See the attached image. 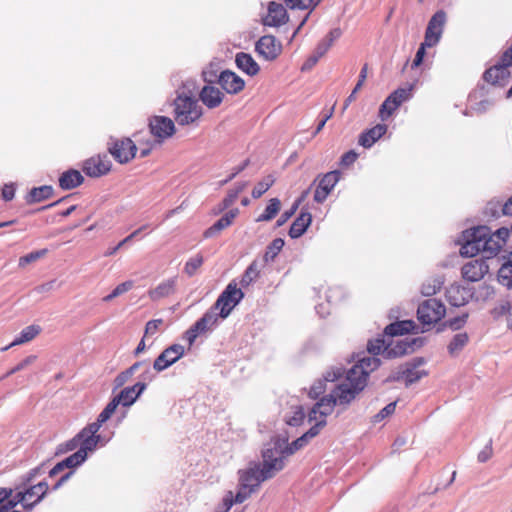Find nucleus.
I'll use <instances>...</instances> for the list:
<instances>
[{
  "label": "nucleus",
  "instance_id": "obj_1",
  "mask_svg": "<svg viewBox=\"0 0 512 512\" xmlns=\"http://www.w3.org/2000/svg\"><path fill=\"white\" fill-rule=\"evenodd\" d=\"M378 367L377 361L370 357L354 365L331 391L328 397L322 398L310 411L309 422L325 420L331 414L335 405L349 404L356 395L364 389L368 375Z\"/></svg>",
  "mask_w": 512,
  "mask_h": 512
},
{
  "label": "nucleus",
  "instance_id": "obj_2",
  "mask_svg": "<svg viewBox=\"0 0 512 512\" xmlns=\"http://www.w3.org/2000/svg\"><path fill=\"white\" fill-rule=\"evenodd\" d=\"M509 230L505 227L491 234L486 226H479L467 230L463 234L464 243L460 248L462 256L474 257L479 252L487 258L495 256L505 245L509 237Z\"/></svg>",
  "mask_w": 512,
  "mask_h": 512
},
{
  "label": "nucleus",
  "instance_id": "obj_3",
  "mask_svg": "<svg viewBox=\"0 0 512 512\" xmlns=\"http://www.w3.org/2000/svg\"><path fill=\"white\" fill-rule=\"evenodd\" d=\"M285 448H287V440L284 438H276L269 442L263 452V465L264 477L272 478L277 472L283 469L286 455Z\"/></svg>",
  "mask_w": 512,
  "mask_h": 512
},
{
  "label": "nucleus",
  "instance_id": "obj_4",
  "mask_svg": "<svg viewBox=\"0 0 512 512\" xmlns=\"http://www.w3.org/2000/svg\"><path fill=\"white\" fill-rule=\"evenodd\" d=\"M202 114V107L191 94L177 91V97L174 100V118L179 125L193 124L201 118Z\"/></svg>",
  "mask_w": 512,
  "mask_h": 512
},
{
  "label": "nucleus",
  "instance_id": "obj_5",
  "mask_svg": "<svg viewBox=\"0 0 512 512\" xmlns=\"http://www.w3.org/2000/svg\"><path fill=\"white\" fill-rule=\"evenodd\" d=\"M413 351L412 344L407 342L406 340H391L388 343H385L382 339H377L375 341H371L368 344V356H364L359 359L355 365L360 364V362L365 358H374L378 365L380 364L379 359L376 357L378 354H383L386 358L398 357Z\"/></svg>",
  "mask_w": 512,
  "mask_h": 512
},
{
  "label": "nucleus",
  "instance_id": "obj_6",
  "mask_svg": "<svg viewBox=\"0 0 512 512\" xmlns=\"http://www.w3.org/2000/svg\"><path fill=\"white\" fill-rule=\"evenodd\" d=\"M445 306L437 299L423 301L417 310L419 321L424 325H432L445 316Z\"/></svg>",
  "mask_w": 512,
  "mask_h": 512
},
{
  "label": "nucleus",
  "instance_id": "obj_7",
  "mask_svg": "<svg viewBox=\"0 0 512 512\" xmlns=\"http://www.w3.org/2000/svg\"><path fill=\"white\" fill-rule=\"evenodd\" d=\"M243 298V293L234 284H229L217 299L212 310H220V317L226 318L234 306Z\"/></svg>",
  "mask_w": 512,
  "mask_h": 512
},
{
  "label": "nucleus",
  "instance_id": "obj_8",
  "mask_svg": "<svg viewBox=\"0 0 512 512\" xmlns=\"http://www.w3.org/2000/svg\"><path fill=\"white\" fill-rule=\"evenodd\" d=\"M48 491V484L46 482H39L38 484L31 486L27 489L16 488V498L22 506L31 511L32 508L39 503Z\"/></svg>",
  "mask_w": 512,
  "mask_h": 512
},
{
  "label": "nucleus",
  "instance_id": "obj_9",
  "mask_svg": "<svg viewBox=\"0 0 512 512\" xmlns=\"http://www.w3.org/2000/svg\"><path fill=\"white\" fill-rule=\"evenodd\" d=\"M413 86L399 88L390 94L379 109V117L384 121L405 101L411 98Z\"/></svg>",
  "mask_w": 512,
  "mask_h": 512
},
{
  "label": "nucleus",
  "instance_id": "obj_10",
  "mask_svg": "<svg viewBox=\"0 0 512 512\" xmlns=\"http://www.w3.org/2000/svg\"><path fill=\"white\" fill-rule=\"evenodd\" d=\"M109 152L119 163L124 164L135 157L137 147L131 139L124 138L110 144Z\"/></svg>",
  "mask_w": 512,
  "mask_h": 512
},
{
  "label": "nucleus",
  "instance_id": "obj_11",
  "mask_svg": "<svg viewBox=\"0 0 512 512\" xmlns=\"http://www.w3.org/2000/svg\"><path fill=\"white\" fill-rule=\"evenodd\" d=\"M445 22L446 13L442 10L436 12L432 16L425 32V45L428 47H433L439 42L443 33Z\"/></svg>",
  "mask_w": 512,
  "mask_h": 512
},
{
  "label": "nucleus",
  "instance_id": "obj_12",
  "mask_svg": "<svg viewBox=\"0 0 512 512\" xmlns=\"http://www.w3.org/2000/svg\"><path fill=\"white\" fill-rule=\"evenodd\" d=\"M184 355V347L180 344H174L165 349L154 361L153 367L161 372L177 362Z\"/></svg>",
  "mask_w": 512,
  "mask_h": 512
},
{
  "label": "nucleus",
  "instance_id": "obj_13",
  "mask_svg": "<svg viewBox=\"0 0 512 512\" xmlns=\"http://www.w3.org/2000/svg\"><path fill=\"white\" fill-rule=\"evenodd\" d=\"M149 128L152 135L159 141H163L175 133L174 122L165 116H154L151 118Z\"/></svg>",
  "mask_w": 512,
  "mask_h": 512
},
{
  "label": "nucleus",
  "instance_id": "obj_14",
  "mask_svg": "<svg viewBox=\"0 0 512 512\" xmlns=\"http://www.w3.org/2000/svg\"><path fill=\"white\" fill-rule=\"evenodd\" d=\"M111 169V161L106 155L93 156L83 163V171L90 177H100Z\"/></svg>",
  "mask_w": 512,
  "mask_h": 512
},
{
  "label": "nucleus",
  "instance_id": "obj_15",
  "mask_svg": "<svg viewBox=\"0 0 512 512\" xmlns=\"http://www.w3.org/2000/svg\"><path fill=\"white\" fill-rule=\"evenodd\" d=\"M423 364L422 359H417L412 364H406L400 367L396 375L392 376L393 380H404L406 385L413 384L426 375L424 370H419L418 367Z\"/></svg>",
  "mask_w": 512,
  "mask_h": 512
},
{
  "label": "nucleus",
  "instance_id": "obj_16",
  "mask_svg": "<svg viewBox=\"0 0 512 512\" xmlns=\"http://www.w3.org/2000/svg\"><path fill=\"white\" fill-rule=\"evenodd\" d=\"M489 270V266L483 259H474L467 262L462 267V276L464 279L476 282L481 280Z\"/></svg>",
  "mask_w": 512,
  "mask_h": 512
},
{
  "label": "nucleus",
  "instance_id": "obj_17",
  "mask_svg": "<svg viewBox=\"0 0 512 512\" xmlns=\"http://www.w3.org/2000/svg\"><path fill=\"white\" fill-rule=\"evenodd\" d=\"M256 51L266 60H273L280 54L281 44L277 42L274 36L266 35L256 43Z\"/></svg>",
  "mask_w": 512,
  "mask_h": 512
},
{
  "label": "nucleus",
  "instance_id": "obj_18",
  "mask_svg": "<svg viewBox=\"0 0 512 512\" xmlns=\"http://www.w3.org/2000/svg\"><path fill=\"white\" fill-rule=\"evenodd\" d=\"M326 425L324 420L317 421L314 425L301 437L293 441L290 445L287 443V448H285L286 455H292L296 451L302 449L304 446L308 444V442L316 437L320 430Z\"/></svg>",
  "mask_w": 512,
  "mask_h": 512
},
{
  "label": "nucleus",
  "instance_id": "obj_19",
  "mask_svg": "<svg viewBox=\"0 0 512 512\" xmlns=\"http://www.w3.org/2000/svg\"><path fill=\"white\" fill-rule=\"evenodd\" d=\"M267 479L268 477H264L262 468L255 464L240 472L239 482L243 486L256 490L259 484Z\"/></svg>",
  "mask_w": 512,
  "mask_h": 512
},
{
  "label": "nucleus",
  "instance_id": "obj_20",
  "mask_svg": "<svg viewBox=\"0 0 512 512\" xmlns=\"http://www.w3.org/2000/svg\"><path fill=\"white\" fill-rule=\"evenodd\" d=\"M221 87L230 94H236L240 92L245 85L244 80L236 73L226 70L221 72L218 78Z\"/></svg>",
  "mask_w": 512,
  "mask_h": 512
},
{
  "label": "nucleus",
  "instance_id": "obj_21",
  "mask_svg": "<svg viewBox=\"0 0 512 512\" xmlns=\"http://www.w3.org/2000/svg\"><path fill=\"white\" fill-rule=\"evenodd\" d=\"M288 20L286 9L282 4L270 2L268 6V14L264 18V24L267 26H280Z\"/></svg>",
  "mask_w": 512,
  "mask_h": 512
},
{
  "label": "nucleus",
  "instance_id": "obj_22",
  "mask_svg": "<svg viewBox=\"0 0 512 512\" xmlns=\"http://www.w3.org/2000/svg\"><path fill=\"white\" fill-rule=\"evenodd\" d=\"M344 378H342V369L341 368H335L331 371H328L324 377V380L319 379L313 383L309 390V396L311 398H317L319 395H321L325 389H326V382H334V381H341Z\"/></svg>",
  "mask_w": 512,
  "mask_h": 512
},
{
  "label": "nucleus",
  "instance_id": "obj_23",
  "mask_svg": "<svg viewBox=\"0 0 512 512\" xmlns=\"http://www.w3.org/2000/svg\"><path fill=\"white\" fill-rule=\"evenodd\" d=\"M223 97L224 94L219 88L212 85H205L199 93L202 103L210 109L218 107L222 103Z\"/></svg>",
  "mask_w": 512,
  "mask_h": 512
},
{
  "label": "nucleus",
  "instance_id": "obj_24",
  "mask_svg": "<svg viewBox=\"0 0 512 512\" xmlns=\"http://www.w3.org/2000/svg\"><path fill=\"white\" fill-rule=\"evenodd\" d=\"M386 131L387 126L385 124H377L360 135L359 144L365 148H370Z\"/></svg>",
  "mask_w": 512,
  "mask_h": 512
},
{
  "label": "nucleus",
  "instance_id": "obj_25",
  "mask_svg": "<svg viewBox=\"0 0 512 512\" xmlns=\"http://www.w3.org/2000/svg\"><path fill=\"white\" fill-rule=\"evenodd\" d=\"M145 388L146 385L144 383H136L134 386L122 390L115 399L119 400V404L121 403L123 406H130L135 402Z\"/></svg>",
  "mask_w": 512,
  "mask_h": 512
},
{
  "label": "nucleus",
  "instance_id": "obj_26",
  "mask_svg": "<svg viewBox=\"0 0 512 512\" xmlns=\"http://www.w3.org/2000/svg\"><path fill=\"white\" fill-rule=\"evenodd\" d=\"M175 291V279H168L161 282L155 288L149 290L148 295L151 300L158 301L171 295Z\"/></svg>",
  "mask_w": 512,
  "mask_h": 512
},
{
  "label": "nucleus",
  "instance_id": "obj_27",
  "mask_svg": "<svg viewBox=\"0 0 512 512\" xmlns=\"http://www.w3.org/2000/svg\"><path fill=\"white\" fill-rule=\"evenodd\" d=\"M236 65L239 69L247 73L248 75H256L259 71V65L247 53H238L235 58Z\"/></svg>",
  "mask_w": 512,
  "mask_h": 512
},
{
  "label": "nucleus",
  "instance_id": "obj_28",
  "mask_svg": "<svg viewBox=\"0 0 512 512\" xmlns=\"http://www.w3.org/2000/svg\"><path fill=\"white\" fill-rule=\"evenodd\" d=\"M20 504L16 494L13 496V489L0 488V512H19L14 510L15 506Z\"/></svg>",
  "mask_w": 512,
  "mask_h": 512
},
{
  "label": "nucleus",
  "instance_id": "obj_29",
  "mask_svg": "<svg viewBox=\"0 0 512 512\" xmlns=\"http://www.w3.org/2000/svg\"><path fill=\"white\" fill-rule=\"evenodd\" d=\"M311 221V214L307 212H302L291 225V228L289 230L290 237L298 238L302 236L309 227V225L311 224Z\"/></svg>",
  "mask_w": 512,
  "mask_h": 512
},
{
  "label": "nucleus",
  "instance_id": "obj_30",
  "mask_svg": "<svg viewBox=\"0 0 512 512\" xmlns=\"http://www.w3.org/2000/svg\"><path fill=\"white\" fill-rule=\"evenodd\" d=\"M40 331H41V329L37 325L27 326L21 331L20 335L17 338H15V340L13 342H11L8 346L1 348L0 351L3 352V351L8 350L11 347L21 345V344L31 341L40 333Z\"/></svg>",
  "mask_w": 512,
  "mask_h": 512
},
{
  "label": "nucleus",
  "instance_id": "obj_31",
  "mask_svg": "<svg viewBox=\"0 0 512 512\" xmlns=\"http://www.w3.org/2000/svg\"><path fill=\"white\" fill-rule=\"evenodd\" d=\"M84 178L78 170L70 169L59 178L60 187L66 190L73 189L83 182Z\"/></svg>",
  "mask_w": 512,
  "mask_h": 512
},
{
  "label": "nucleus",
  "instance_id": "obj_32",
  "mask_svg": "<svg viewBox=\"0 0 512 512\" xmlns=\"http://www.w3.org/2000/svg\"><path fill=\"white\" fill-rule=\"evenodd\" d=\"M416 329V324L411 320L398 321L388 325L385 328V333L390 336L403 335L413 332Z\"/></svg>",
  "mask_w": 512,
  "mask_h": 512
},
{
  "label": "nucleus",
  "instance_id": "obj_33",
  "mask_svg": "<svg viewBox=\"0 0 512 512\" xmlns=\"http://www.w3.org/2000/svg\"><path fill=\"white\" fill-rule=\"evenodd\" d=\"M217 321L218 316L216 312L210 310L207 313H205L204 316L193 325V327L195 328V330H197L199 334H201L210 329L211 327H213L217 323Z\"/></svg>",
  "mask_w": 512,
  "mask_h": 512
},
{
  "label": "nucleus",
  "instance_id": "obj_34",
  "mask_svg": "<svg viewBox=\"0 0 512 512\" xmlns=\"http://www.w3.org/2000/svg\"><path fill=\"white\" fill-rule=\"evenodd\" d=\"M217 321L218 316L216 312L210 310L207 313H205L204 316L193 325V327L195 328V330H197L199 334H201L210 329L211 327H213L217 323Z\"/></svg>",
  "mask_w": 512,
  "mask_h": 512
},
{
  "label": "nucleus",
  "instance_id": "obj_35",
  "mask_svg": "<svg viewBox=\"0 0 512 512\" xmlns=\"http://www.w3.org/2000/svg\"><path fill=\"white\" fill-rule=\"evenodd\" d=\"M508 74L507 69L500 65H495L494 67L488 69L484 73V79L486 82L491 84H496L500 82L501 80L505 79Z\"/></svg>",
  "mask_w": 512,
  "mask_h": 512
},
{
  "label": "nucleus",
  "instance_id": "obj_36",
  "mask_svg": "<svg viewBox=\"0 0 512 512\" xmlns=\"http://www.w3.org/2000/svg\"><path fill=\"white\" fill-rule=\"evenodd\" d=\"M281 207V202L278 198H272L269 200V204L265 208V211L263 214H261L256 221H270L272 220L277 213L279 212Z\"/></svg>",
  "mask_w": 512,
  "mask_h": 512
},
{
  "label": "nucleus",
  "instance_id": "obj_37",
  "mask_svg": "<svg viewBox=\"0 0 512 512\" xmlns=\"http://www.w3.org/2000/svg\"><path fill=\"white\" fill-rule=\"evenodd\" d=\"M77 440L80 442L79 451H84V453L87 455V453L89 451H93L96 448V446L100 440V436L99 435L81 436V432H80L77 436Z\"/></svg>",
  "mask_w": 512,
  "mask_h": 512
},
{
  "label": "nucleus",
  "instance_id": "obj_38",
  "mask_svg": "<svg viewBox=\"0 0 512 512\" xmlns=\"http://www.w3.org/2000/svg\"><path fill=\"white\" fill-rule=\"evenodd\" d=\"M468 335L466 333H458L454 335L453 339L448 345V352L455 356L457 355L467 344Z\"/></svg>",
  "mask_w": 512,
  "mask_h": 512
},
{
  "label": "nucleus",
  "instance_id": "obj_39",
  "mask_svg": "<svg viewBox=\"0 0 512 512\" xmlns=\"http://www.w3.org/2000/svg\"><path fill=\"white\" fill-rule=\"evenodd\" d=\"M342 31L335 28L317 45L319 46V54H326L336 40L340 38Z\"/></svg>",
  "mask_w": 512,
  "mask_h": 512
},
{
  "label": "nucleus",
  "instance_id": "obj_40",
  "mask_svg": "<svg viewBox=\"0 0 512 512\" xmlns=\"http://www.w3.org/2000/svg\"><path fill=\"white\" fill-rule=\"evenodd\" d=\"M52 194L51 186H41L38 188H33L29 193V202H40L44 199H47Z\"/></svg>",
  "mask_w": 512,
  "mask_h": 512
},
{
  "label": "nucleus",
  "instance_id": "obj_41",
  "mask_svg": "<svg viewBox=\"0 0 512 512\" xmlns=\"http://www.w3.org/2000/svg\"><path fill=\"white\" fill-rule=\"evenodd\" d=\"M338 181L339 173L337 171H332L325 174L321 178L318 185L321 186V189L326 190L328 193H330L335 187V185L338 183Z\"/></svg>",
  "mask_w": 512,
  "mask_h": 512
},
{
  "label": "nucleus",
  "instance_id": "obj_42",
  "mask_svg": "<svg viewBox=\"0 0 512 512\" xmlns=\"http://www.w3.org/2000/svg\"><path fill=\"white\" fill-rule=\"evenodd\" d=\"M464 291L459 286H451L447 291L450 303L454 306H461L466 302V297L462 295Z\"/></svg>",
  "mask_w": 512,
  "mask_h": 512
},
{
  "label": "nucleus",
  "instance_id": "obj_43",
  "mask_svg": "<svg viewBox=\"0 0 512 512\" xmlns=\"http://www.w3.org/2000/svg\"><path fill=\"white\" fill-rule=\"evenodd\" d=\"M367 70H368L367 65H365L360 72L359 79H358L356 86H354L352 93L345 100L344 107H343L344 110L349 106V104L351 102H353L355 100L356 93L362 88V86L367 78Z\"/></svg>",
  "mask_w": 512,
  "mask_h": 512
},
{
  "label": "nucleus",
  "instance_id": "obj_44",
  "mask_svg": "<svg viewBox=\"0 0 512 512\" xmlns=\"http://www.w3.org/2000/svg\"><path fill=\"white\" fill-rule=\"evenodd\" d=\"M133 286H134V282L132 280L125 281V282L119 284L118 286H116V288L109 295H107L103 298V301L110 302L114 298L130 291L133 288Z\"/></svg>",
  "mask_w": 512,
  "mask_h": 512
},
{
  "label": "nucleus",
  "instance_id": "obj_45",
  "mask_svg": "<svg viewBox=\"0 0 512 512\" xmlns=\"http://www.w3.org/2000/svg\"><path fill=\"white\" fill-rule=\"evenodd\" d=\"M274 183V178L271 175L266 176L260 181L252 190L253 198H260Z\"/></svg>",
  "mask_w": 512,
  "mask_h": 512
},
{
  "label": "nucleus",
  "instance_id": "obj_46",
  "mask_svg": "<svg viewBox=\"0 0 512 512\" xmlns=\"http://www.w3.org/2000/svg\"><path fill=\"white\" fill-rule=\"evenodd\" d=\"M46 254H47V249H42L39 251L31 252L25 256L20 257L18 265H19V267L24 268L28 264L36 262L40 258L44 257Z\"/></svg>",
  "mask_w": 512,
  "mask_h": 512
},
{
  "label": "nucleus",
  "instance_id": "obj_47",
  "mask_svg": "<svg viewBox=\"0 0 512 512\" xmlns=\"http://www.w3.org/2000/svg\"><path fill=\"white\" fill-rule=\"evenodd\" d=\"M304 410L301 406H295L292 410V415L286 416V423L290 426H298L304 419Z\"/></svg>",
  "mask_w": 512,
  "mask_h": 512
},
{
  "label": "nucleus",
  "instance_id": "obj_48",
  "mask_svg": "<svg viewBox=\"0 0 512 512\" xmlns=\"http://www.w3.org/2000/svg\"><path fill=\"white\" fill-rule=\"evenodd\" d=\"M86 458L87 457H86V454L84 453V451L78 450L77 452H75L74 454L70 455L65 460H63V463L66 468H73V467L80 465L82 462H84Z\"/></svg>",
  "mask_w": 512,
  "mask_h": 512
},
{
  "label": "nucleus",
  "instance_id": "obj_49",
  "mask_svg": "<svg viewBox=\"0 0 512 512\" xmlns=\"http://www.w3.org/2000/svg\"><path fill=\"white\" fill-rule=\"evenodd\" d=\"M494 312L497 315L507 314V326L512 330V304L503 302L495 308Z\"/></svg>",
  "mask_w": 512,
  "mask_h": 512
},
{
  "label": "nucleus",
  "instance_id": "obj_50",
  "mask_svg": "<svg viewBox=\"0 0 512 512\" xmlns=\"http://www.w3.org/2000/svg\"><path fill=\"white\" fill-rule=\"evenodd\" d=\"M228 226H229V221L227 219H223V217H221L213 226H211L204 232V237L205 238L213 237L216 233L227 228Z\"/></svg>",
  "mask_w": 512,
  "mask_h": 512
},
{
  "label": "nucleus",
  "instance_id": "obj_51",
  "mask_svg": "<svg viewBox=\"0 0 512 512\" xmlns=\"http://www.w3.org/2000/svg\"><path fill=\"white\" fill-rule=\"evenodd\" d=\"M254 491L255 490H253L247 486H243L241 483H239V490L237 491L235 497L233 496L234 503L235 504L243 503L246 499H248L250 497V495Z\"/></svg>",
  "mask_w": 512,
  "mask_h": 512
},
{
  "label": "nucleus",
  "instance_id": "obj_52",
  "mask_svg": "<svg viewBox=\"0 0 512 512\" xmlns=\"http://www.w3.org/2000/svg\"><path fill=\"white\" fill-rule=\"evenodd\" d=\"M202 263L203 257L200 255H196L186 263L185 272L190 276L194 275L197 269L202 265Z\"/></svg>",
  "mask_w": 512,
  "mask_h": 512
},
{
  "label": "nucleus",
  "instance_id": "obj_53",
  "mask_svg": "<svg viewBox=\"0 0 512 512\" xmlns=\"http://www.w3.org/2000/svg\"><path fill=\"white\" fill-rule=\"evenodd\" d=\"M118 405L119 400H116L115 398L110 403H108L105 409L98 416L100 422H106L115 412Z\"/></svg>",
  "mask_w": 512,
  "mask_h": 512
},
{
  "label": "nucleus",
  "instance_id": "obj_54",
  "mask_svg": "<svg viewBox=\"0 0 512 512\" xmlns=\"http://www.w3.org/2000/svg\"><path fill=\"white\" fill-rule=\"evenodd\" d=\"M441 288V282L438 280H432L424 283L421 288V293L425 296H431Z\"/></svg>",
  "mask_w": 512,
  "mask_h": 512
},
{
  "label": "nucleus",
  "instance_id": "obj_55",
  "mask_svg": "<svg viewBox=\"0 0 512 512\" xmlns=\"http://www.w3.org/2000/svg\"><path fill=\"white\" fill-rule=\"evenodd\" d=\"M396 408V402H391L388 405H386L378 414H376L373 418V422L377 423L381 420L385 419L386 417L392 415Z\"/></svg>",
  "mask_w": 512,
  "mask_h": 512
},
{
  "label": "nucleus",
  "instance_id": "obj_56",
  "mask_svg": "<svg viewBox=\"0 0 512 512\" xmlns=\"http://www.w3.org/2000/svg\"><path fill=\"white\" fill-rule=\"evenodd\" d=\"M162 324H163L162 319H154V320L148 321L145 326L144 336L146 337V336L154 335L159 330V328Z\"/></svg>",
  "mask_w": 512,
  "mask_h": 512
},
{
  "label": "nucleus",
  "instance_id": "obj_57",
  "mask_svg": "<svg viewBox=\"0 0 512 512\" xmlns=\"http://www.w3.org/2000/svg\"><path fill=\"white\" fill-rule=\"evenodd\" d=\"M291 9H309L314 6L313 0H286Z\"/></svg>",
  "mask_w": 512,
  "mask_h": 512
},
{
  "label": "nucleus",
  "instance_id": "obj_58",
  "mask_svg": "<svg viewBox=\"0 0 512 512\" xmlns=\"http://www.w3.org/2000/svg\"><path fill=\"white\" fill-rule=\"evenodd\" d=\"M36 360V356L30 355L26 357L23 361H21L18 365H16L13 369H11L6 376L12 375L18 371H21L28 367L29 365L33 364Z\"/></svg>",
  "mask_w": 512,
  "mask_h": 512
},
{
  "label": "nucleus",
  "instance_id": "obj_59",
  "mask_svg": "<svg viewBox=\"0 0 512 512\" xmlns=\"http://www.w3.org/2000/svg\"><path fill=\"white\" fill-rule=\"evenodd\" d=\"M257 274H258V272H257L256 268L254 267V265L253 264L250 265L242 277L241 284L249 285L257 277Z\"/></svg>",
  "mask_w": 512,
  "mask_h": 512
},
{
  "label": "nucleus",
  "instance_id": "obj_60",
  "mask_svg": "<svg viewBox=\"0 0 512 512\" xmlns=\"http://www.w3.org/2000/svg\"><path fill=\"white\" fill-rule=\"evenodd\" d=\"M300 203L301 199H298L289 211L284 212L281 215V217L277 220V225L282 226L284 223H286V221L296 212Z\"/></svg>",
  "mask_w": 512,
  "mask_h": 512
},
{
  "label": "nucleus",
  "instance_id": "obj_61",
  "mask_svg": "<svg viewBox=\"0 0 512 512\" xmlns=\"http://www.w3.org/2000/svg\"><path fill=\"white\" fill-rule=\"evenodd\" d=\"M140 230H136L134 231L132 234H130L129 236H127L126 238H124L122 241H120L118 243L117 246L113 247V248H110L106 253H105V256H112L114 254H116V252L126 243H128L129 241H131L138 233H139Z\"/></svg>",
  "mask_w": 512,
  "mask_h": 512
},
{
  "label": "nucleus",
  "instance_id": "obj_62",
  "mask_svg": "<svg viewBox=\"0 0 512 512\" xmlns=\"http://www.w3.org/2000/svg\"><path fill=\"white\" fill-rule=\"evenodd\" d=\"M104 422H100V419L98 418L96 422L88 425L86 428H84L82 431H81V436H86V435H97V432L99 431L101 425L103 424Z\"/></svg>",
  "mask_w": 512,
  "mask_h": 512
},
{
  "label": "nucleus",
  "instance_id": "obj_63",
  "mask_svg": "<svg viewBox=\"0 0 512 512\" xmlns=\"http://www.w3.org/2000/svg\"><path fill=\"white\" fill-rule=\"evenodd\" d=\"M233 504H235L233 501V493L229 491L223 499L222 506L218 507L217 512H228Z\"/></svg>",
  "mask_w": 512,
  "mask_h": 512
},
{
  "label": "nucleus",
  "instance_id": "obj_64",
  "mask_svg": "<svg viewBox=\"0 0 512 512\" xmlns=\"http://www.w3.org/2000/svg\"><path fill=\"white\" fill-rule=\"evenodd\" d=\"M196 89L195 81L187 80L179 91H185L187 95L191 93L192 97L195 98Z\"/></svg>",
  "mask_w": 512,
  "mask_h": 512
}]
</instances>
